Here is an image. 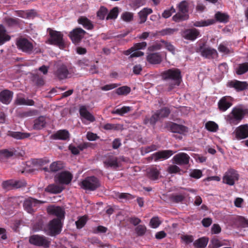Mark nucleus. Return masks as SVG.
Returning a JSON list of instances; mask_svg holds the SVG:
<instances>
[{"mask_svg":"<svg viewBox=\"0 0 248 248\" xmlns=\"http://www.w3.org/2000/svg\"><path fill=\"white\" fill-rule=\"evenodd\" d=\"M57 178L60 184L68 185L71 181L72 175L69 172L63 171L59 174Z\"/></svg>","mask_w":248,"mask_h":248,"instance_id":"412c9836","label":"nucleus"},{"mask_svg":"<svg viewBox=\"0 0 248 248\" xmlns=\"http://www.w3.org/2000/svg\"><path fill=\"white\" fill-rule=\"evenodd\" d=\"M13 93L8 90H4L0 92V101L3 104L8 105L11 102Z\"/></svg>","mask_w":248,"mask_h":248,"instance_id":"4be33fe9","label":"nucleus"},{"mask_svg":"<svg viewBox=\"0 0 248 248\" xmlns=\"http://www.w3.org/2000/svg\"><path fill=\"white\" fill-rule=\"evenodd\" d=\"M147 61L151 64H159L162 61L161 55L159 53H153L148 54L147 56Z\"/></svg>","mask_w":248,"mask_h":248,"instance_id":"a878e982","label":"nucleus"},{"mask_svg":"<svg viewBox=\"0 0 248 248\" xmlns=\"http://www.w3.org/2000/svg\"><path fill=\"white\" fill-rule=\"evenodd\" d=\"M173 152L171 150H163L157 152L153 155V159L155 161H157L159 160L167 159L172 155Z\"/></svg>","mask_w":248,"mask_h":248,"instance_id":"aec40b11","label":"nucleus"},{"mask_svg":"<svg viewBox=\"0 0 248 248\" xmlns=\"http://www.w3.org/2000/svg\"><path fill=\"white\" fill-rule=\"evenodd\" d=\"M62 227V221L59 218H54L44 226L43 231L46 235L55 236L60 233Z\"/></svg>","mask_w":248,"mask_h":248,"instance_id":"20e7f679","label":"nucleus"},{"mask_svg":"<svg viewBox=\"0 0 248 248\" xmlns=\"http://www.w3.org/2000/svg\"><path fill=\"white\" fill-rule=\"evenodd\" d=\"M130 92L131 88L127 86H123L115 90V93L119 95H127Z\"/></svg>","mask_w":248,"mask_h":248,"instance_id":"ea45409f","label":"nucleus"},{"mask_svg":"<svg viewBox=\"0 0 248 248\" xmlns=\"http://www.w3.org/2000/svg\"><path fill=\"white\" fill-rule=\"evenodd\" d=\"M136 232L139 236L144 235L146 232V227L144 225H140L135 229Z\"/></svg>","mask_w":248,"mask_h":248,"instance_id":"052dcab7","label":"nucleus"},{"mask_svg":"<svg viewBox=\"0 0 248 248\" xmlns=\"http://www.w3.org/2000/svg\"><path fill=\"white\" fill-rule=\"evenodd\" d=\"M175 12V9L173 7H171L170 9L165 10L162 13V16L164 18H167L170 17L172 13H174Z\"/></svg>","mask_w":248,"mask_h":248,"instance_id":"338daca9","label":"nucleus"},{"mask_svg":"<svg viewBox=\"0 0 248 248\" xmlns=\"http://www.w3.org/2000/svg\"><path fill=\"white\" fill-rule=\"evenodd\" d=\"M63 167L62 161H55L51 163L49 166V170L51 172H56L62 169Z\"/></svg>","mask_w":248,"mask_h":248,"instance_id":"a19ab883","label":"nucleus"},{"mask_svg":"<svg viewBox=\"0 0 248 248\" xmlns=\"http://www.w3.org/2000/svg\"><path fill=\"white\" fill-rule=\"evenodd\" d=\"M161 223L158 217H155L151 218L150 225L153 228H156Z\"/></svg>","mask_w":248,"mask_h":248,"instance_id":"5fc2aeb1","label":"nucleus"},{"mask_svg":"<svg viewBox=\"0 0 248 248\" xmlns=\"http://www.w3.org/2000/svg\"><path fill=\"white\" fill-rule=\"evenodd\" d=\"M205 128L210 131L216 132L218 129L217 124L213 121H209L205 124Z\"/></svg>","mask_w":248,"mask_h":248,"instance_id":"de8ad7c7","label":"nucleus"},{"mask_svg":"<svg viewBox=\"0 0 248 248\" xmlns=\"http://www.w3.org/2000/svg\"><path fill=\"white\" fill-rule=\"evenodd\" d=\"M177 31L178 29H177L166 28L160 31H159V33L160 35L163 36L173 34L175 32Z\"/></svg>","mask_w":248,"mask_h":248,"instance_id":"603ef678","label":"nucleus"},{"mask_svg":"<svg viewBox=\"0 0 248 248\" xmlns=\"http://www.w3.org/2000/svg\"><path fill=\"white\" fill-rule=\"evenodd\" d=\"M199 35V31L195 28L186 29L182 34L183 37L190 41L195 40Z\"/></svg>","mask_w":248,"mask_h":248,"instance_id":"f3484780","label":"nucleus"},{"mask_svg":"<svg viewBox=\"0 0 248 248\" xmlns=\"http://www.w3.org/2000/svg\"><path fill=\"white\" fill-rule=\"evenodd\" d=\"M47 211L49 214L56 216L57 218L60 219L61 221L64 217L65 212L61 207L52 205L47 208Z\"/></svg>","mask_w":248,"mask_h":248,"instance_id":"4468645a","label":"nucleus"},{"mask_svg":"<svg viewBox=\"0 0 248 248\" xmlns=\"http://www.w3.org/2000/svg\"><path fill=\"white\" fill-rule=\"evenodd\" d=\"M87 221V217L85 216H83L78 218L76 222V224L77 228H82L86 224Z\"/></svg>","mask_w":248,"mask_h":248,"instance_id":"6e6d98bb","label":"nucleus"},{"mask_svg":"<svg viewBox=\"0 0 248 248\" xmlns=\"http://www.w3.org/2000/svg\"><path fill=\"white\" fill-rule=\"evenodd\" d=\"M218 51L225 54H229L232 51L223 44H220L218 47Z\"/></svg>","mask_w":248,"mask_h":248,"instance_id":"13d9d810","label":"nucleus"},{"mask_svg":"<svg viewBox=\"0 0 248 248\" xmlns=\"http://www.w3.org/2000/svg\"><path fill=\"white\" fill-rule=\"evenodd\" d=\"M15 13L17 16L24 18H30L33 16L34 15V11L32 10L28 11H16Z\"/></svg>","mask_w":248,"mask_h":248,"instance_id":"4c0bfd02","label":"nucleus"},{"mask_svg":"<svg viewBox=\"0 0 248 248\" xmlns=\"http://www.w3.org/2000/svg\"><path fill=\"white\" fill-rule=\"evenodd\" d=\"M200 51L201 55L207 59H214L218 57L216 49L209 46H201Z\"/></svg>","mask_w":248,"mask_h":248,"instance_id":"9d476101","label":"nucleus"},{"mask_svg":"<svg viewBox=\"0 0 248 248\" xmlns=\"http://www.w3.org/2000/svg\"><path fill=\"white\" fill-rule=\"evenodd\" d=\"M235 138L237 140H241L248 137V124L241 125L235 130Z\"/></svg>","mask_w":248,"mask_h":248,"instance_id":"a211bd4d","label":"nucleus"},{"mask_svg":"<svg viewBox=\"0 0 248 248\" xmlns=\"http://www.w3.org/2000/svg\"><path fill=\"white\" fill-rule=\"evenodd\" d=\"M98 179L94 176H90L84 179L81 184V187L86 190L94 191L100 186Z\"/></svg>","mask_w":248,"mask_h":248,"instance_id":"39448f33","label":"nucleus"},{"mask_svg":"<svg viewBox=\"0 0 248 248\" xmlns=\"http://www.w3.org/2000/svg\"><path fill=\"white\" fill-rule=\"evenodd\" d=\"M153 13L151 8H144L138 13V16L140 18L139 23L140 24L145 23L149 15Z\"/></svg>","mask_w":248,"mask_h":248,"instance_id":"cd10ccee","label":"nucleus"},{"mask_svg":"<svg viewBox=\"0 0 248 248\" xmlns=\"http://www.w3.org/2000/svg\"><path fill=\"white\" fill-rule=\"evenodd\" d=\"M170 200L175 203L183 202L185 199V195L183 194H173L170 196Z\"/></svg>","mask_w":248,"mask_h":248,"instance_id":"49530a36","label":"nucleus"},{"mask_svg":"<svg viewBox=\"0 0 248 248\" xmlns=\"http://www.w3.org/2000/svg\"><path fill=\"white\" fill-rule=\"evenodd\" d=\"M208 242V239L203 237L200 238L193 243V245L195 248H205Z\"/></svg>","mask_w":248,"mask_h":248,"instance_id":"f704fd0d","label":"nucleus"},{"mask_svg":"<svg viewBox=\"0 0 248 248\" xmlns=\"http://www.w3.org/2000/svg\"><path fill=\"white\" fill-rule=\"evenodd\" d=\"M46 118L44 116H40L35 119L33 121L32 128L34 130H41L46 126Z\"/></svg>","mask_w":248,"mask_h":248,"instance_id":"5701e85b","label":"nucleus"},{"mask_svg":"<svg viewBox=\"0 0 248 248\" xmlns=\"http://www.w3.org/2000/svg\"><path fill=\"white\" fill-rule=\"evenodd\" d=\"M189 176L195 179H199L202 176V171L200 170H193L190 172Z\"/></svg>","mask_w":248,"mask_h":248,"instance_id":"680f3d73","label":"nucleus"},{"mask_svg":"<svg viewBox=\"0 0 248 248\" xmlns=\"http://www.w3.org/2000/svg\"><path fill=\"white\" fill-rule=\"evenodd\" d=\"M248 71V62L239 64L236 69V73L238 75H242Z\"/></svg>","mask_w":248,"mask_h":248,"instance_id":"79ce46f5","label":"nucleus"},{"mask_svg":"<svg viewBox=\"0 0 248 248\" xmlns=\"http://www.w3.org/2000/svg\"><path fill=\"white\" fill-rule=\"evenodd\" d=\"M63 187L62 186L55 184H51L48 186L45 189V191L54 194L61 193Z\"/></svg>","mask_w":248,"mask_h":248,"instance_id":"2f4dec72","label":"nucleus"},{"mask_svg":"<svg viewBox=\"0 0 248 248\" xmlns=\"http://www.w3.org/2000/svg\"><path fill=\"white\" fill-rule=\"evenodd\" d=\"M50 37L47 41V43L56 45L61 48L64 46L63 34L60 31L50 30L49 31Z\"/></svg>","mask_w":248,"mask_h":248,"instance_id":"423d86ee","label":"nucleus"},{"mask_svg":"<svg viewBox=\"0 0 248 248\" xmlns=\"http://www.w3.org/2000/svg\"><path fill=\"white\" fill-rule=\"evenodd\" d=\"M170 129L172 132L180 134H183L187 132V128L186 126L175 123L170 124Z\"/></svg>","mask_w":248,"mask_h":248,"instance_id":"c85d7f7f","label":"nucleus"},{"mask_svg":"<svg viewBox=\"0 0 248 248\" xmlns=\"http://www.w3.org/2000/svg\"><path fill=\"white\" fill-rule=\"evenodd\" d=\"M80 115L84 119L90 122H93L95 119L94 117L87 110L85 106H81L79 110Z\"/></svg>","mask_w":248,"mask_h":248,"instance_id":"b1692460","label":"nucleus"},{"mask_svg":"<svg viewBox=\"0 0 248 248\" xmlns=\"http://www.w3.org/2000/svg\"><path fill=\"white\" fill-rule=\"evenodd\" d=\"M17 47L23 52L30 54L32 52L33 46L31 42L26 38H20L16 42Z\"/></svg>","mask_w":248,"mask_h":248,"instance_id":"1a4fd4ad","label":"nucleus"},{"mask_svg":"<svg viewBox=\"0 0 248 248\" xmlns=\"http://www.w3.org/2000/svg\"><path fill=\"white\" fill-rule=\"evenodd\" d=\"M190 157L185 153H180L173 157V162L179 165H185L189 163Z\"/></svg>","mask_w":248,"mask_h":248,"instance_id":"dca6fc26","label":"nucleus"},{"mask_svg":"<svg viewBox=\"0 0 248 248\" xmlns=\"http://www.w3.org/2000/svg\"><path fill=\"white\" fill-rule=\"evenodd\" d=\"M147 46V43L145 42H142L140 43H137L134 45L133 47L134 50H139L140 49H144Z\"/></svg>","mask_w":248,"mask_h":248,"instance_id":"69168bd1","label":"nucleus"},{"mask_svg":"<svg viewBox=\"0 0 248 248\" xmlns=\"http://www.w3.org/2000/svg\"><path fill=\"white\" fill-rule=\"evenodd\" d=\"M29 242L34 245L46 248H48L50 244L49 239L43 235H33L30 237Z\"/></svg>","mask_w":248,"mask_h":248,"instance_id":"6e6552de","label":"nucleus"},{"mask_svg":"<svg viewBox=\"0 0 248 248\" xmlns=\"http://www.w3.org/2000/svg\"><path fill=\"white\" fill-rule=\"evenodd\" d=\"M181 169L176 165H172L168 167V171L170 173H176L180 171Z\"/></svg>","mask_w":248,"mask_h":248,"instance_id":"774afa93","label":"nucleus"},{"mask_svg":"<svg viewBox=\"0 0 248 248\" xmlns=\"http://www.w3.org/2000/svg\"><path fill=\"white\" fill-rule=\"evenodd\" d=\"M78 22L86 29L92 30L93 28V26L91 21L85 16H81L79 17L78 19Z\"/></svg>","mask_w":248,"mask_h":248,"instance_id":"473e14b6","label":"nucleus"},{"mask_svg":"<svg viewBox=\"0 0 248 248\" xmlns=\"http://www.w3.org/2000/svg\"><path fill=\"white\" fill-rule=\"evenodd\" d=\"M215 18L217 20L220 22L226 23L228 21L229 16L226 14L218 12L215 15Z\"/></svg>","mask_w":248,"mask_h":248,"instance_id":"37998d69","label":"nucleus"},{"mask_svg":"<svg viewBox=\"0 0 248 248\" xmlns=\"http://www.w3.org/2000/svg\"><path fill=\"white\" fill-rule=\"evenodd\" d=\"M8 135L16 139H23L29 138L30 134L20 132L9 131Z\"/></svg>","mask_w":248,"mask_h":248,"instance_id":"c9c22d12","label":"nucleus"},{"mask_svg":"<svg viewBox=\"0 0 248 248\" xmlns=\"http://www.w3.org/2000/svg\"><path fill=\"white\" fill-rule=\"evenodd\" d=\"M227 86L234 88L237 91H243L248 88V84L245 81L233 80L228 82Z\"/></svg>","mask_w":248,"mask_h":248,"instance_id":"6ab92c4d","label":"nucleus"},{"mask_svg":"<svg viewBox=\"0 0 248 248\" xmlns=\"http://www.w3.org/2000/svg\"><path fill=\"white\" fill-rule=\"evenodd\" d=\"M38 113V111L36 109H31L27 111H25L21 112L19 114V116L20 117L25 118L37 115Z\"/></svg>","mask_w":248,"mask_h":248,"instance_id":"09e8293b","label":"nucleus"},{"mask_svg":"<svg viewBox=\"0 0 248 248\" xmlns=\"http://www.w3.org/2000/svg\"><path fill=\"white\" fill-rule=\"evenodd\" d=\"M10 36L6 33L4 27L0 25V46L10 40Z\"/></svg>","mask_w":248,"mask_h":248,"instance_id":"72a5a7b5","label":"nucleus"},{"mask_svg":"<svg viewBox=\"0 0 248 248\" xmlns=\"http://www.w3.org/2000/svg\"><path fill=\"white\" fill-rule=\"evenodd\" d=\"M239 176L236 170L230 168L224 173L222 178V182L229 186H233L239 179Z\"/></svg>","mask_w":248,"mask_h":248,"instance_id":"0eeeda50","label":"nucleus"},{"mask_svg":"<svg viewBox=\"0 0 248 248\" xmlns=\"http://www.w3.org/2000/svg\"><path fill=\"white\" fill-rule=\"evenodd\" d=\"M247 113H248V109L241 107H235L226 116V120L231 124L235 125L238 124Z\"/></svg>","mask_w":248,"mask_h":248,"instance_id":"f03ea898","label":"nucleus"},{"mask_svg":"<svg viewBox=\"0 0 248 248\" xmlns=\"http://www.w3.org/2000/svg\"><path fill=\"white\" fill-rule=\"evenodd\" d=\"M54 140H68L69 139L70 134L66 130H60L51 136Z\"/></svg>","mask_w":248,"mask_h":248,"instance_id":"393cba45","label":"nucleus"},{"mask_svg":"<svg viewBox=\"0 0 248 248\" xmlns=\"http://www.w3.org/2000/svg\"><path fill=\"white\" fill-rule=\"evenodd\" d=\"M86 33V31L81 28H77L70 32L69 36L74 44H78L84 37Z\"/></svg>","mask_w":248,"mask_h":248,"instance_id":"f8f14e48","label":"nucleus"},{"mask_svg":"<svg viewBox=\"0 0 248 248\" xmlns=\"http://www.w3.org/2000/svg\"><path fill=\"white\" fill-rule=\"evenodd\" d=\"M119 13L118 8L117 7H114L108 15L106 19H115L117 18Z\"/></svg>","mask_w":248,"mask_h":248,"instance_id":"8fccbe9b","label":"nucleus"},{"mask_svg":"<svg viewBox=\"0 0 248 248\" xmlns=\"http://www.w3.org/2000/svg\"><path fill=\"white\" fill-rule=\"evenodd\" d=\"M43 202L36 199L29 198L25 200L23 203V206L26 211L31 214L34 212L35 208L38 204Z\"/></svg>","mask_w":248,"mask_h":248,"instance_id":"9b49d317","label":"nucleus"},{"mask_svg":"<svg viewBox=\"0 0 248 248\" xmlns=\"http://www.w3.org/2000/svg\"><path fill=\"white\" fill-rule=\"evenodd\" d=\"M104 164L106 168L110 167L117 168L118 167V158L113 155H110L104 161Z\"/></svg>","mask_w":248,"mask_h":248,"instance_id":"c756f323","label":"nucleus"},{"mask_svg":"<svg viewBox=\"0 0 248 248\" xmlns=\"http://www.w3.org/2000/svg\"><path fill=\"white\" fill-rule=\"evenodd\" d=\"M55 77L59 80H63L68 78L70 74L67 67L64 64L58 65L54 73Z\"/></svg>","mask_w":248,"mask_h":248,"instance_id":"ddd939ff","label":"nucleus"},{"mask_svg":"<svg viewBox=\"0 0 248 248\" xmlns=\"http://www.w3.org/2000/svg\"><path fill=\"white\" fill-rule=\"evenodd\" d=\"M14 180H9L4 181L2 183V187L6 189H11L14 188Z\"/></svg>","mask_w":248,"mask_h":248,"instance_id":"e2e57ef3","label":"nucleus"},{"mask_svg":"<svg viewBox=\"0 0 248 248\" xmlns=\"http://www.w3.org/2000/svg\"><path fill=\"white\" fill-rule=\"evenodd\" d=\"M161 42L163 43V47H165L168 51L174 54L175 52V47L170 42L161 40Z\"/></svg>","mask_w":248,"mask_h":248,"instance_id":"4d7b16f0","label":"nucleus"},{"mask_svg":"<svg viewBox=\"0 0 248 248\" xmlns=\"http://www.w3.org/2000/svg\"><path fill=\"white\" fill-rule=\"evenodd\" d=\"M121 18L125 22H130L133 19V14L130 12H125L123 13Z\"/></svg>","mask_w":248,"mask_h":248,"instance_id":"864d4df0","label":"nucleus"},{"mask_svg":"<svg viewBox=\"0 0 248 248\" xmlns=\"http://www.w3.org/2000/svg\"><path fill=\"white\" fill-rule=\"evenodd\" d=\"M233 99L229 96H225L222 97L218 102V107L220 111H225L232 104Z\"/></svg>","mask_w":248,"mask_h":248,"instance_id":"2eb2a0df","label":"nucleus"},{"mask_svg":"<svg viewBox=\"0 0 248 248\" xmlns=\"http://www.w3.org/2000/svg\"><path fill=\"white\" fill-rule=\"evenodd\" d=\"M161 77L163 80L168 81V91H171L180 85L182 81L181 72L180 69L172 68L162 72Z\"/></svg>","mask_w":248,"mask_h":248,"instance_id":"f257e3e1","label":"nucleus"},{"mask_svg":"<svg viewBox=\"0 0 248 248\" xmlns=\"http://www.w3.org/2000/svg\"><path fill=\"white\" fill-rule=\"evenodd\" d=\"M178 12L172 16L173 21L180 22L188 19L189 3L186 0L180 2L177 6Z\"/></svg>","mask_w":248,"mask_h":248,"instance_id":"7ed1b4c3","label":"nucleus"},{"mask_svg":"<svg viewBox=\"0 0 248 248\" xmlns=\"http://www.w3.org/2000/svg\"><path fill=\"white\" fill-rule=\"evenodd\" d=\"M15 104L16 105L33 106L35 103L32 99H26L20 94H17L15 100Z\"/></svg>","mask_w":248,"mask_h":248,"instance_id":"bb28decb","label":"nucleus"},{"mask_svg":"<svg viewBox=\"0 0 248 248\" xmlns=\"http://www.w3.org/2000/svg\"><path fill=\"white\" fill-rule=\"evenodd\" d=\"M160 118L167 117L170 112V109L167 107L163 108L156 111Z\"/></svg>","mask_w":248,"mask_h":248,"instance_id":"a18cd8bd","label":"nucleus"},{"mask_svg":"<svg viewBox=\"0 0 248 248\" xmlns=\"http://www.w3.org/2000/svg\"><path fill=\"white\" fill-rule=\"evenodd\" d=\"M116 196L120 199L130 200L134 198L132 195L127 193H117Z\"/></svg>","mask_w":248,"mask_h":248,"instance_id":"0e129e2a","label":"nucleus"},{"mask_svg":"<svg viewBox=\"0 0 248 248\" xmlns=\"http://www.w3.org/2000/svg\"><path fill=\"white\" fill-rule=\"evenodd\" d=\"M108 9L105 7H101L98 11L97 15V16L101 19H104L106 15L108 14Z\"/></svg>","mask_w":248,"mask_h":248,"instance_id":"bf43d9fd","label":"nucleus"},{"mask_svg":"<svg viewBox=\"0 0 248 248\" xmlns=\"http://www.w3.org/2000/svg\"><path fill=\"white\" fill-rule=\"evenodd\" d=\"M132 110L131 107L124 106L121 108H117L113 110L111 113L112 114H117L122 115L124 114L127 113Z\"/></svg>","mask_w":248,"mask_h":248,"instance_id":"c03bdc74","label":"nucleus"},{"mask_svg":"<svg viewBox=\"0 0 248 248\" xmlns=\"http://www.w3.org/2000/svg\"><path fill=\"white\" fill-rule=\"evenodd\" d=\"M147 173L148 177L152 180H157L160 174L159 171L154 167L149 168Z\"/></svg>","mask_w":248,"mask_h":248,"instance_id":"7c9ffc66","label":"nucleus"},{"mask_svg":"<svg viewBox=\"0 0 248 248\" xmlns=\"http://www.w3.org/2000/svg\"><path fill=\"white\" fill-rule=\"evenodd\" d=\"M160 119L158 114L155 112L150 118L146 117L144 120L145 124H150L152 125H155L156 123Z\"/></svg>","mask_w":248,"mask_h":248,"instance_id":"e433bc0d","label":"nucleus"},{"mask_svg":"<svg viewBox=\"0 0 248 248\" xmlns=\"http://www.w3.org/2000/svg\"><path fill=\"white\" fill-rule=\"evenodd\" d=\"M216 22V20L214 19H209L206 20H201L196 21L193 23V25L195 27H204L210 25H212L214 24Z\"/></svg>","mask_w":248,"mask_h":248,"instance_id":"58836bf2","label":"nucleus"},{"mask_svg":"<svg viewBox=\"0 0 248 248\" xmlns=\"http://www.w3.org/2000/svg\"><path fill=\"white\" fill-rule=\"evenodd\" d=\"M163 47V43L161 42V40L159 42H155L153 45L150 46L148 49L150 51H154L160 49Z\"/></svg>","mask_w":248,"mask_h":248,"instance_id":"3c124183","label":"nucleus"}]
</instances>
